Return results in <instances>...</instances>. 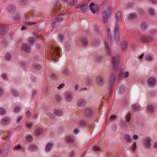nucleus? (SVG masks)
I'll list each match as a JSON object with an SVG mask.
<instances>
[{"label":"nucleus","instance_id":"obj_1","mask_svg":"<svg viewBox=\"0 0 157 157\" xmlns=\"http://www.w3.org/2000/svg\"><path fill=\"white\" fill-rule=\"evenodd\" d=\"M50 53L49 58H50L53 60L54 62L57 61L58 57L60 55V49L59 47L54 44L50 47Z\"/></svg>","mask_w":157,"mask_h":157},{"label":"nucleus","instance_id":"obj_2","mask_svg":"<svg viewBox=\"0 0 157 157\" xmlns=\"http://www.w3.org/2000/svg\"><path fill=\"white\" fill-rule=\"evenodd\" d=\"M120 59V56L119 54L115 56L113 58L112 63H113V67H114L115 69L116 70H118L119 71V73L118 75L119 78L121 79L123 76L122 74L123 70L122 68L119 67V63Z\"/></svg>","mask_w":157,"mask_h":157},{"label":"nucleus","instance_id":"obj_3","mask_svg":"<svg viewBox=\"0 0 157 157\" xmlns=\"http://www.w3.org/2000/svg\"><path fill=\"white\" fill-rule=\"evenodd\" d=\"M112 13L111 8L109 7L103 12V21L104 23H106L108 21L109 15Z\"/></svg>","mask_w":157,"mask_h":157},{"label":"nucleus","instance_id":"obj_4","mask_svg":"<svg viewBox=\"0 0 157 157\" xmlns=\"http://www.w3.org/2000/svg\"><path fill=\"white\" fill-rule=\"evenodd\" d=\"M143 145L146 149H149L151 145V139L148 137L145 138L143 140Z\"/></svg>","mask_w":157,"mask_h":157},{"label":"nucleus","instance_id":"obj_5","mask_svg":"<svg viewBox=\"0 0 157 157\" xmlns=\"http://www.w3.org/2000/svg\"><path fill=\"white\" fill-rule=\"evenodd\" d=\"M153 37L150 36L141 35L140 40L142 42H150L153 39Z\"/></svg>","mask_w":157,"mask_h":157},{"label":"nucleus","instance_id":"obj_6","mask_svg":"<svg viewBox=\"0 0 157 157\" xmlns=\"http://www.w3.org/2000/svg\"><path fill=\"white\" fill-rule=\"evenodd\" d=\"M64 98L65 100L67 102L71 101L73 98V96L72 94L68 92L65 93Z\"/></svg>","mask_w":157,"mask_h":157},{"label":"nucleus","instance_id":"obj_7","mask_svg":"<svg viewBox=\"0 0 157 157\" xmlns=\"http://www.w3.org/2000/svg\"><path fill=\"white\" fill-rule=\"evenodd\" d=\"M119 28L118 26L116 25L114 28V37L115 40L117 41V43L118 42L119 39Z\"/></svg>","mask_w":157,"mask_h":157},{"label":"nucleus","instance_id":"obj_8","mask_svg":"<svg viewBox=\"0 0 157 157\" xmlns=\"http://www.w3.org/2000/svg\"><path fill=\"white\" fill-rule=\"evenodd\" d=\"M34 15L33 13L29 12L26 13L25 19L26 20H34L35 18Z\"/></svg>","mask_w":157,"mask_h":157},{"label":"nucleus","instance_id":"obj_9","mask_svg":"<svg viewBox=\"0 0 157 157\" xmlns=\"http://www.w3.org/2000/svg\"><path fill=\"white\" fill-rule=\"evenodd\" d=\"M96 82L98 86H102L104 82V80L102 76H98L96 79Z\"/></svg>","mask_w":157,"mask_h":157},{"label":"nucleus","instance_id":"obj_10","mask_svg":"<svg viewBox=\"0 0 157 157\" xmlns=\"http://www.w3.org/2000/svg\"><path fill=\"white\" fill-rule=\"evenodd\" d=\"M5 25L2 24L0 26V34L1 35H5L7 32Z\"/></svg>","mask_w":157,"mask_h":157},{"label":"nucleus","instance_id":"obj_11","mask_svg":"<svg viewBox=\"0 0 157 157\" xmlns=\"http://www.w3.org/2000/svg\"><path fill=\"white\" fill-rule=\"evenodd\" d=\"M86 101L85 99L81 98L78 99L77 101V105L78 106L82 107L85 105Z\"/></svg>","mask_w":157,"mask_h":157},{"label":"nucleus","instance_id":"obj_12","mask_svg":"<svg viewBox=\"0 0 157 157\" xmlns=\"http://www.w3.org/2000/svg\"><path fill=\"white\" fill-rule=\"evenodd\" d=\"M147 84L150 86H154L156 83V80L155 78L150 77L149 78L147 81Z\"/></svg>","mask_w":157,"mask_h":157},{"label":"nucleus","instance_id":"obj_13","mask_svg":"<svg viewBox=\"0 0 157 157\" xmlns=\"http://www.w3.org/2000/svg\"><path fill=\"white\" fill-rule=\"evenodd\" d=\"M89 8L91 12L93 13H95L96 12L98 11L97 7L95 6L94 4V3H91L89 5Z\"/></svg>","mask_w":157,"mask_h":157},{"label":"nucleus","instance_id":"obj_14","mask_svg":"<svg viewBox=\"0 0 157 157\" xmlns=\"http://www.w3.org/2000/svg\"><path fill=\"white\" fill-rule=\"evenodd\" d=\"M115 76L113 75H112L111 76L109 82V88L110 89L113 88V86L115 83Z\"/></svg>","mask_w":157,"mask_h":157},{"label":"nucleus","instance_id":"obj_15","mask_svg":"<svg viewBox=\"0 0 157 157\" xmlns=\"http://www.w3.org/2000/svg\"><path fill=\"white\" fill-rule=\"evenodd\" d=\"M6 10L10 13H13L16 11V7L13 5H9L7 7Z\"/></svg>","mask_w":157,"mask_h":157},{"label":"nucleus","instance_id":"obj_16","mask_svg":"<svg viewBox=\"0 0 157 157\" xmlns=\"http://www.w3.org/2000/svg\"><path fill=\"white\" fill-rule=\"evenodd\" d=\"M148 27L147 23L144 21L142 22L140 25V29L143 31H145L146 30Z\"/></svg>","mask_w":157,"mask_h":157},{"label":"nucleus","instance_id":"obj_17","mask_svg":"<svg viewBox=\"0 0 157 157\" xmlns=\"http://www.w3.org/2000/svg\"><path fill=\"white\" fill-rule=\"evenodd\" d=\"M22 49L27 53H29L31 51L30 46L28 44H24L22 47Z\"/></svg>","mask_w":157,"mask_h":157},{"label":"nucleus","instance_id":"obj_18","mask_svg":"<svg viewBox=\"0 0 157 157\" xmlns=\"http://www.w3.org/2000/svg\"><path fill=\"white\" fill-rule=\"evenodd\" d=\"M37 149V148L36 146L33 144H30L28 147V150L29 151H36Z\"/></svg>","mask_w":157,"mask_h":157},{"label":"nucleus","instance_id":"obj_19","mask_svg":"<svg viewBox=\"0 0 157 157\" xmlns=\"http://www.w3.org/2000/svg\"><path fill=\"white\" fill-rule=\"evenodd\" d=\"M117 21L118 23H120L122 21L121 15V11H118L116 15Z\"/></svg>","mask_w":157,"mask_h":157},{"label":"nucleus","instance_id":"obj_20","mask_svg":"<svg viewBox=\"0 0 157 157\" xmlns=\"http://www.w3.org/2000/svg\"><path fill=\"white\" fill-rule=\"evenodd\" d=\"M83 81L86 85H89L91 83L92 80L90 78L86 77L85 78Z\"/></svg>","mask_w":157,"mask_h":157},{"label":"nucleus","instance_id":"obj_21","mask_svg":"<svg viewBox=\"0 0 157 157\" xmlns=\"http://www.w3.org/2000/svg\"><path fill=\"white\" fill-rule=\"evenodd\" d=\"M65 140L66 142L69 143H72L74 141L73 138L69 136H67L65 137Z\"/></svg>","mask_w":157,"mask_h":157},{"label":"nucleus","instance_id":"obj_22","mask_svg":"<svg viewBox=\"0 0 157 157\" xmlns=\"http://www.w3.org/2000/svg\"><path fill=\"white\" fill-rule=\"evenodd\" d=\"M126 86L124 85H121L119 88V94H123L124 93L125 91L126 90Z\"/></svg>","mask_w":157,"mask_h":157},{"label":"nucleus","instance_id":"obj_23","mask_svg":"<svg viewBox=\"0 0 157 157\" xmlns=\"http://www.w3.org/2000/svg\"><path fill=\"white\" fill-rule=\"evenodd\" d=\"M10 121V119L9 117H6L2 120V123L3 124H9Z\"/></svg>","mask_w":157,"mask_h":157},{"label":"nucleus","instance_id":"obj_24","mask_svg":"<svg viewBox=\"0 0 157 157\" xmlns=\"http://www.w3.org/2000/svg\"><path fill=\"white\" fill-rule=\"evenodd\" d=\"M88 5L86 3H85L82 5L81 7V10L83 12H85L88 8Z\"/></svg>","mask_w":157,"mask_h":157},{"label":"nucleus","instance_id":"obj_25","mask_svg":"<svg viewBox=\"0 0 157 157\" xmlns=\"http://www.w3.org/2000/svg\"><path fill=\"white\" fill-rule=\"evenodd\" d=\"M52 146V143H48L45 147V151L46 152H49L51 150Z\"/></svg>","mask_w":157,"mask_h":157},{"label":"nucleus","instance_id":"obj_26","mask_svg":"<svg viewBox=\"0 0 157 157\" xmlns=\"http://www.w3.org/2000/svg\"><path fill=\"white\" fill-rule=\"evenodd\" d=\"M132 109L135 111H137L139 110L140 107L139 105L138 104H136L132 105Z\"/></svg>","mask_w":157,"mask_h":157},{"label":"nucleus","instance_id":"obj_27","mask_svg":"<svg viewBox=\"0 0 157 157\" xmlns=\"http://www.w3.org/2000/svg\"><path fill=\"white\" fill-rule=\"evenodd\" d=\"M106 31L109 33L107 36V41L108 43H110L111 42L112 39V36L109 33L110 29L109 28H107Z\"/></svg>","mask_w":157,"mask_h":157},{"label":"nucleus","instance_id":"obj_28","mask_svg":"<svg viewBox=\"0 0 157 157\" xmlns=\"http://www.w3.org/2000/svg\"><path fill=\"white\" fill-rule=\"evenodd\" d=\"M92 114V110L89 109H86L85 110V114L87 116H91Z\"/></svg>","mask_w":157,"mask_h":157},{"label":"nucleus","instance_id":"obj_29","mask_svg":"<svg viewBox=\"0 0 157 157\" xmlns=\"http://www.w3.org/2000/svg\"><path fill=\"white\" fill-rule=\"evenodd\" d=\"M127 43L126 41L123 42L122 44V50L125 51L127 48Z\"/></svg>","mask_w":157,"mask_h":157},{"label":"nucleus","instance_id":"obj_30","mask_svg":"<svg viewBox=\"0 0 157 157\" xmlns=\"http://www.w3.org/2000/svg\"><path fill=\"white\" fill-rule=\"evenodd\" d=\"M55 114L57 116H60L63 114V112L61 110H55L54 111Z\"/></svg>","mask_w":157,"mask_h":157},{"label":"nucleus","instance_id":"obj_31","mask_svg":"<svg viewBox=\"0 0 157 157\" xmlns=\"http://www.w3.org/2000/svg\"><path fill=\"white\" fill-rule=\"evenodd\" d=\"M43 132L42 129L40 128H38L36 129L35 132V134L36 135H39L41 134Z\"/></svg>","mask_w":157,"mask_h":157},{"label":"nucleus","instance_id":"obj_32","mask_svg":"<svg viewBox=\"0 0 157 157\" xmlns=\"http://www.w3.org/2000/svg\"><path fill=\"white\" fill-rule=\"evenodd\" d=\"M65 47L67 51H69L70 49L71 44L69 42H65L64 44Z\"/></svg>","mask_w":157,"mask_h":157},{"label":"nucleus","instance_id":"obj_33","mask_svg":"<svg viewBox=\"0 0 157 157\" xmlns=\"http://www.w3.org/2000/svg\"><path fill=\"white\" fill-rule=\"evenodd\" d=\"M147 109L148 113H151L154 111V108L152 105H149L147 107Z\"/></svg>","mask_w":157,"mask_h":157},{"label":"nucleus","instance_id":"obj_34","mask_svg":"<svg viewBox=\"0 0 157 157\" xmlns=\"http://www.w3.org/2000/svg\"><path fill=\"white\" fill-rule=\"evenodd\" d=\"M94 58L98 61H100L103 59V57L99 54H96Z\"/></svg>","mask_w":157,"mask_h":157},{"label":"nucleus","instance_id":"obj_35","mask_svg":"<svg viewBox=\"0 0 157 157\" xmlns=\"http://www.w3.org/2000/svg\"><path fill=\"white\" fill-rule=\"evenodd\" d=\"M12 94L14 96H17L18 95V93L16 90L13 89H11V90Z\"/></svg>","mask_w":157,"mask_h":157},{"label":"nucleus","instance_id":"obj_36","mask_svg":"<svg viewBox=\"0 0 157 157\" xmlns=\"http://www.w3.org/2000/svg\"><path fill=\"white\" fill-rule=\"evenodd\" d=\"M104 44L105 45V48L106 50V52L108 54H111L110 50L106 42L105 41L104 42Z\"/></svg>","mask_w":157,"mask_h":157},{"label":"nucleus","instance_id":"obj_37","mask_svg":"<svg viewBox=\"0 0 157 157\" xmlns=\"http://www.w3.org/2000/svg\"><path fill=\"white\" fill-rule=\"evenodd\" d=\"M14 22L16 23H17L20 21V17L19 15H16L14 17Z\"/></svg>","mask_w":157,"mask_h":157},{"label":"nucleus","instance_id":"obj_38","mask_svg":"<svg viewBox=\"0 0 157 157\" xmlns=\"http://www.w3.org/2000/svg\"><path fill=\"white\" fill-rule=\"evenodd\" d=\"M33 67H34L37 70H40L41 68V65L37 63H34L33 64Z\"/></svg>","mask_w":157,"mask_h":157},{"label":"nucleus","instance_id":"obj_39","mask_svg":"<svg viewBox=\"0 0 157 157\" xmlns=\"http://www.w3.org/2000/svg\"><path fill=\"white\" fill-rule=\"evenodd\" d=\"M69 71L68 69L67 68H64L63 69L62 73L64 75H66L69 73Z\"/></svg>","mask_w":157,"mask_h":157},{"label":"nucleus","instance_id":"obj_40","mask_svg":"<svg viewBox=\"0 0 157 157\" xmlns=\"http://www.w3.org/2000/svg\"><path fill=\"white\" fill-rule=\"evenodd\" d=\"M11 57L10 54L8 52L6 53L5 56L6 59L7 60L9 61L10 60Z\"/></svg>","mask_w":157,"mask_h":157},{"label":"nucleus","instance_id":"obj_41","mask_svg":"<svg viewBox=\"0 0 157 157\" xmlns=\"http://www.w3.org/2000/svg\"><path fill=\"white\" fill-rule=\"evenodd\" d=\"M124 138L127 142H129L131 141V139L129 135H125L124 136Z\"/></svg>","mask_w":157,"mask_h":157},{"label":"nucleus","instance_id":"obj_42","mask_svg":"<svg viewBox=\"0 0 157 157\" xmlns=\"http://www.w3.org/2000/svg\"><path fill=\"white\" fill-rule=\"evenodd\" d=\"M149 14L151 15H154L155 14V12L152 8H150L149 10Z\"/></svg>","mask_w":157,"mask_h":157},{"label":"nucleus","instance_id":"obj_43","mask_svg":"<svg viewBox=\"0 0 157 157\" xmlns=\"http://www.w3.org/2000/svg\"><path fill=\"white\" fill-rule=\"evenodd\" d=\"M82 44L84 45H86L88 43L87 40L85 38H83L82 39Z\"/></svg>","mask_w":157,"mask_h":157},{"label":"nucleus","instance_id":"obj_44","mask_svg":"<svg viewBox=\"0 0 157 157\" xmlns=\"http://www.w3.org/2000/svg\"><path fill=\"white\" fill-rule=\"evenodd\" d=\"M149 33L150 35H154L156 33V31L154 29H152L150 30Z\"/></svg>","mask_w":157,"mask_h":157},{"label":"nucleus","instance_id":"obj_45","mask_svg":"<svg viewBox=\"0 0 157 157\" xmlns=\"http://www.w3.org/2000/svg\"><path fill=\"white\" fill-rule=\"evenodd\" d=\"M131 118V114L128 113L125 117V120L127 122H128L130 120Z\"/></svg>","mask_w":157,"mask_h":157},{"label":"nucleus","instance_id":"obj_46","mask_svg":"<svg viewBox=\"0 0 157 157\" xmlns=\"http://www.w3.org/2000/svg\"><path fill=\"white\" fill-rule=\"evenodd\" d=\"M28 2V0H20L19 3L22 5H26Z\"/></svg>","mask_w":157,"mask_h":157},{"label":"nucleus","instance_id":"obj_47","mask_svg":"<svg viewBox=\"0 0 157 157\" xmlns=\"http://www.w3.org/2000/svg\"><path fill=\"white\" fill-rule=\"evenodd\" d=\"M146 59L149 61H151L153 60V57L151 55H147L146 57Z\"/></svg>","mask_w":157,"mask_h":157},{"label":"nucleus","instance_id":"obj_48","mask_svg":"<svg viewBox=\"0 0 157 157\" xmlns=\"http://www.w3.org/2000/svg\"><path fill=\"white\" fill-rule=\"evenodd\" d=\"M25 24L28 25H34L36 24V22H32L29 21H25L24 23Z\"/></svg>","mask_w":157,"mask_h":157},{"label":"nucleus","instance_id":"obj_49","mask_svg":"<svg viewBox=\"0 0 157 157\" xmlns=\"http://www.w3.org/2000/svg\"><path fill=\"white\" fill-rule=\"evenodd\" d=\"M79 124L81 126H85L86 125V123L84 121L82 120L80 122Z\"/></svg>","mask_w":157,"mask_h":157},{"label":"nucleus","instance_id":"obj_50","mask_svg":"<svg viewBox=\"0 0 157 157\" xmlns=\"http://www.w3.org/2000/svg\"><path fill=\"white\" fill-rule=\"evenodd\" d=\"M26 140L28 142H31L32 140V137L30 135H28L26 137Z\"/></svg>","mask_w":157,"mask_h":157},{"label":"nucleus","instance_id":"obj_51","mask_svg":"<svg viewBox=\"0 0 157 157\" xmlns=\"http://www.w3.org/2000/svg\"><path fill=\"white\" fill-rule=\"evenodd\" d=\"M63 15L61 14L56 17V19L58 21H61L63 19Z\"/></svg>","mask_w":157,"mask_h":157},{"label":"nucleus","instance_id":"obj_52","mask_svg":"<svg viewBox=\"0 0 157 157\" xmlns=\"http://www.w3.org/2000/svg\"><path fill=\"white\" fill-rule=\"evenodd\" d=\"M6 113L5 110L3 108H0V114L3 115Z\"/></svg>","mask_w":157,"mask_h":157},{"label":"nucleus","instance_id":"obj_53","mask_svg":"<svg viewBox=\"0 0 157 157\" xmlns=\"http://www.w3.org/2000/svg\"><path fill=\"white\" fill-rule=\"evenodd\" d=\"M28 41L30 44L33 43L34 42V39L33 37H30L28 39Z\"/></svg>","mask_w":157,"mask_h":157},{"label":"nucleus","instance_id":"obj_54","mask_svg":"<svg viewBox=\"0 0 157 157\" xmlns=\"http://www.w3.org/2000/svg\"><path fill=\"white\" fill-rule=\"evenodd\" d=\"M136 15L134 13H131L129 16V18L130 19H132L135 18Z\"/></svg>","mask_w":157,"mask_h":157},{"label":"nucleus","instance_id":"obj_55","mask_svg":"<svg viewBox=\"0 0 157 157\" xmlns=\"http://www.w3.org/2000/svg\"><path fill=\"white\" fill-rule=\"evenodd\" d=\"M21 145L19 144H18L17 146H15L14 147V149L15 150H18L21 149Z\"/></svg>","mask_w":157,"mask_h":157},{"label":"nucleus","instance_id":"obj_56","mask_svg":"<svg viewBox=\"0 0 157 157\" xmlns=\"http://www.w3.org/2000/svg\"><path fill=\"white\" fill-rule=\"evenodd\" d=\"M92 149L93 150L95 151H100V148L99 147L96 146L93 147Z\"/></svg>","mask_w":157,"mask_h":157},{"label":"nucleus","instance_id":"obj_57","mask_svg":"<svg viewBox=\"0 0 157 157\" xmlns=\"http://www.w3.org/2000/svg\"><path fill=\"white\" fill-rule=\"evenodd\" d=\"M33 124L32 123H28L26 124V126L28 128H30L32 126Z\"/></svg>","mask_w":157,"mask_h":157},{"label":"nucleus","instance_id":"obj_58","mask_svg":"<svg viewBox=\"0 0 157 157\" xmlns=\"http://www.w3.org/2000/svg\"><path fill=\"white\" fill-rule=\"evenodd\" d=\"M64 86L65 85L64 84L62 83L61 84H59L57 88L58 89H61L63 88Z\"/></svg>","mask_w":157,"mask_h":157},{"label":"nucleus","instance_id":"obj_59","mask_svg":"<svg viewBox=\"0 0 157 157\" xmlns=\"http://www.w3.org/2000/svg\"><path fill=\"white\" fill-rule=\"evenodd\" d=\"M20 108L19 107H16L14 109V112H17L20 110Z\"/></svg>","mask_w":157,"mask_h":157},{"label":"nucleus","instance_id":"obj_60","mask_svg":"<svg viewBox=\"0 0 157 157\" xmlns=\"http://www.w3.org/2000/svg\"><path fill=\"white\" fill-rule=\"evenodd\" d=\"M75 155V153L74 151H71L70 153L69 157H74Z\"/></svg>","mask_w":157,"mask_h":157},{"label":"nucleus","instance_id":"obj_61","mask_svg":"<svg viewBox=\"0 0 157 157\" xmlns=\"http://www.w3.org/2000/svg\"><path fill=\"white\" fill-rule=\"evenodd\" d=\"M23 118V117L21 116H19L17 118V123H19L21 119Z\"/></svg>","mask_w":157,"mask_h":157},{"label":"nucleus","instance_id":"obj_62","mask_svg":"<svg viewBox=\"0 0 157 157\" xmlns=\"http://www.w3.org/2000/svg\"><path fill=\"white\" fill-rule=\"evenodd\" d=\"M57 78V76L55 74H52L51 77V78L52 79H55Z\"/></svg>","mask_w":157,"mask_h":157},{"label":"nucleus","instance_id":"obj_63","mask_svg":"<svg viewBox=\"0 0 157 157\" xmlns=\"http://www.w3.org/2000/svg\"><path fill=\"white\" fill-rule=\"evenodd\" d=\"M138 11L140 13V14H142L144 13V10L140 8H139L138 9Z\"/></svg>","mask_w":157,"mask_h":157},{"label":"nucleus","instance_id":"obj_64","mask_svg":"<svg viewBox=\"0 0 157 157\" xmlns=\"http://www.w3.org/2000/svg\"><path fill=\"white\" fill-rule=\"evenodd\" d=\"M153 147L157 149V141H155L153 144Z\"/></svg>","mask_w":157,"mask_h":157}]
</instances>
